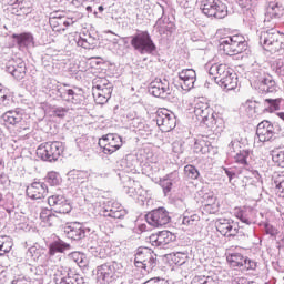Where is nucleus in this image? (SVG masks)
Masks as SVG:
<instances>
[{
    "mask_svg": "<svg viewBox=\"0 0 284 284\" xmlns=\"http://www.w3.org/2000/svg\"><path fill=\"white\" fill-rule=\"evenodd\" d=\"M12 239L8 236L0 237V256H3L12 250Z\"/></svg>",
    "mask_w": 284,
    "mask_h": 284,
    "instance_id": "a19ab883",
    "label": "nucleus"
},
{
    "mask_svg": "<svg viewBox=\"0 0 284 284\" xmlns=\"http://www.w3.org/2000/svg\"><path fill=\"white\" fill-rule=\"evenodd\" d=\"M180 85L185 92H190L196 83V71L194 69H184L179 72Z\"/></svg>",
    "mask_w": 284,
    "mask_h": 284,
    "instance_id": "b1692460",
    "label": "nucleus"
},
{
    "mask_svg": "<svg viewBox=\"0 0 284 284\" xmlns=\"http://www.w3.org/2000/svg\"><path fill=\"white\" fill-rule=\"evenodd\" d=\"M105 88H113L110 80L105 78H95L93 80V90H105Z\"/></svg>",
    "mask_w": 284,
    "mask_h": 284,
    "instance_id": "a18cd8bd",
    "label": "nucleus"
},
{
    "mask_svg": "<svg viewBox=\"0 0 284 284\" xmlns=\"http://www.w3.org/2000/svg\"><path fill=\"white\" fill-rule=\"evenodd\" d=\"M47 183H49V185H51L52 187L59 185V183H61V175H59V173L51 171L48 173L47 178H45Z\"/></svg>",
    "mask_w": 284,
    "mask_h": 284,
    "instance_id": "5fc2aeb1",
    "label": "nucleus"
},
{
    "mask_svg": "<svg viewBox=\"0 0 284 284\" xmlns=\"http://www.w3.org/2000/svg\"><path fill=\"white\" fill-rule=\"evenodd\" d=\"M70 247V244L63 242L61 239L53 241L49 244V258L53 260L57 254H63V252H68Z\"/></svg>",
    "mask_w": 284,
    "mask_h": 284,
    "instance_id": "c756f323",
    "label": "nucleus"
},
{
    "mask_svg": "<svg viewBox=\"0 0 284 284\" xmlns=\"http://www.w3.org/2000/svg\"><path fill=\"white\" fill-rule=\"evenodd\" d=\"M88 236L92 244L89 248L90 254L97 258H105V254H103V247L99 246V235L97 232L90 230Z\"/></svg>",
    "mask_w": 284,
    "mask_h": 284,
    "instance_id": "cd10ccee",
    "label": "nucleus"
},
{
    "mask_svg": "<svg viewBox=\"0 0 284 284\" xmlns=\"http://www.w3.org/2000/svg\"><path fill=\"white\" fill-rule=\"evenodd\" d=\"M256 136L260 143H267V141H274V139L276 138V126L272 122L264 120L257 125Z\"/></svg>",
    "mask_w": 284,
    "mask_h": 284,
    "instance_id": "dca6fc26",
    "label": "nucleus"
},
{
    "mask_svg": "<svg viewBox=\"0 0 284 284\" xmlns=\"http://www.w3.org/2000/svg\"><path fill=\"white\" fill-rule=\"evenodd\" d=\"M79 21V17H61V16H52L49 19V23L53 30V32H65L67 28L70 26H74Z\"/></svg>",
    "mask_w": 284,
    "mask_h": 284,
    "instance_id": "412c9836",
    "label": "nucleus"
},
{
    "mask_svg": "<svg viewBox=\"0 0 284 284\" xmlns=\"http://www.w3.org/2000/svg\"><path fill=\"white\" fill-rule=\"evenodd\" d=\"M149 241L154 247H164L165 245L173 243V241H176V235L170 231H161L159 233L152 234L149 237Z\"/></svg>",
    "mask_w": 284,
    "mask_h": 284,
    "instance_id": "4be33fe9",
    "label": "nucleus"
},
{
    "mask_svg": "<svg viewBox=\"0 0 284 284\" xmlns=\"http://www.w3.org/2000/svg\"><path fill=\"white\" fill-rule=\"evenodd\" d=\"M272 161L275 163V165H278V168H284V150H273Z\"/></svg>",
    "mask_w": 284,
    "mask_h": 284,
    "instance_id": "de8ad7c7",
    "label": "nucleus"
},
{
    "mask_svg": "<svg viewBox=\"0 0 284 284\" xmlns=\"http://www.w3.org/2000/svg\"><path fill=\"white\" fill-rule=\"evenodd\" d=\"M283 6L278 4L276 0H267L266 13L264 17V23L267 28H275L278 23V19L283 17Z\"/></svg>",
    "mask_w": 284,
    "mask_h": 284,
    "instance_id": "9d476101",
    "label": "nucleus"
},
{
    "mask_svg": "<svg viewBox=\"0 0 284 284\" xmlns=\"http://www.w3.org/2000/svg\"><path fill=\"white\" fill-rule=\"evenodd\" d=\"M71 261H74L80 267H85V255L80 252H73L70 254Z\"/></svg>",
    "mask_w": 284,
    "mask_h": 284,
    "instance_id": "4d7b16f0",
    "label": "nucleus"
},
{
    "mask_svg": "<svg viewBox=\"0 0 284 284\" xmlns=\"http://www.w3.org/2000/svg\"><path fill=\"white\" fill-rule=\"evenodd\" d=\"M55 212L58 214H70V212H72V206H70L67 200L60 207L55 209Z\"/></svg>",
    "mask_w": 284,
    "mask_h": 284,
    "instance_id": "e2e57ef3",
    "label": "nucleus"
},
{
    "mask_svg": "<svg viewBox=\"0 0 284 284\" xmlns=\"http://www.w3.org/2000/svg\"><path fill=\"white\" fill-rule=\"evenodd\" d=\"M220 50L229 57L241 54L247 50V41L242 34L229 36L220 40Z\"/></svg>",
    "mask_w": 284,
    "mask_h": 284,
    "instance_id": "20e7f679",
    "label": "nucleus"
},
{
    "mask_svg": "<svg viewBox=\"0 0 284 284\" xmlns=\"http://www.w3.org/2000/svg\"><path fill=\"white\" fill-rule=\"evenodd\" d=\"M184 173L189 179H193V180L199 179V175H200L196 166H194L192 164L184 166Z\"/></svg>",
    "mask_w": 284,
    "mask_h": 284,
    "instance_id": "13d9d810",
    "label": "nucleus"
},
{
    "mask_svg": "<svg viewBox=\"0 0 284 284\" xmlns=\"http://www.w3.org/2000/svg\"><path fill=\"white\" fill-rule=\"evenodd\" d=\"M97 276L100 283H114V281L123 276V265L118 262L104 263L97 267Z\"/></svg>",
    "mask_w": 284,
    "mask_h": 284,
    "instance_id": "7ed1b4c3",
    "label": "nucleus"
},
{
    "mask_svg": "<svg viewBox=\"0 0 284 284\" xmlns=\"http://www.w3.org/2000/svg\"><path fill=\"white\" fill-rule=\"evenodd\" d=\"M155 121L162 132H172L176 128V116L168 109H160L156 112Z\"/></svg>",
    "mask_w": 284,
    "mask_h": 284,
    "instance_id": "f8f14e48",
    "label": "nucleus"
},
{
    "mask_svg": "<svg viewBox=\"0 0 284 284\" xmlns=\"http://www.w3.org/2000/svg\"><path fill=\"white\" fill-rule=\"evenodd\" d=\"M63 232L67 239H71V241H82L90 234V229L79 222H72L64 225Z\"/></svg>",
    "mask_w": 284,
    "mask_h": 284,
    "instance_id": "4468645a",
    "label": "nucleus"
},
{
    "mask_svg": "<svg viewBox=\"0 0 284 284\" xmlns=\"http://www.w3.org/2000/svg\"><path fill=\"white\" fill-rule=\"evenodd\" d=\"M100 214L101 216H109L110 219H125V216H128V211L116 202H108Z\"/></svg>",
    "mask_w": 284,
    "mask_h": 284,
    "instance_id": "5701e85b",
    "label": "nucleus"
},
{
    "mask_svg": "<svg viewBox=\"0 0 284 284\" xmlns=\"http://www.w3.org/2000/svg\"><path fill=\"white\" fill-rule=\"evenodd\" d=\"M112 88L93 90V99L99 105H104L112 98Z\"/></svg>",
    "mask_w": 284,
    "mask_h": 284,
    "instance_id": "473e14b6",
    "label": "nucleus"
},
{
    "mask_svg": "<svg viewBox=\"0 0 284 284\" xmlns=\"http://www.w3.org/2000/svg\"><path fill=\"white\" fill-rule=\"evenodd\" d=\"M256 262L255 261H252L247 257H245V264L244 266L242 267V271H246V272H250V270H256Z\"/></svg>",
    "mask_w": 284,
    "mask_h": 284,
    "instance_id": "69168bd1",
    "label": "nucleus"
},
{
    "mask_svg": "<svg viewBox=\"0 0 284 284\" xmlns=\"http://www.w3.org/2000/svg\"><path fill=\"white\" fill-rule=\"evenodd\" d=\"M256 87L265 94H274V92H278V85H276V81H274L272 75L264 77Z\"/></svg>",
    "mask_w": 284,
    "mask_h": 284,
    "instance_id": "c85d7f7f",
    "label": "nucleus"
},
{
    "mask_svg": "<svg viewBox=\"0 0 284 284\" xmlns=\"http://www.w3.org/2000/svg\"><path fill=\"white\" fill-rule=\"evenodd\" d=\"M274 185L278 192L284 193V174H277L274 176Z\"/></svg>",
    "mask_w": 284,
    "mask_h": 284,
    "instance_id": "052dcab7",
    "label": "nucleus"
},
{
    "mask_svg": "<svg viewBox=\"0 0 284 284\" xmlns=\"http://www.w3.org/2000/svg\"><path fill=\"white\" fill-rule=\"evenodd\" d=\"M245 256H243L241 253H232L227 255L226 261L230 263L231 267H239L240 270H243V266L245 264Z\"/></svg>",
    "mask_w": 284,
    "mask_h": 284,
    "instance_id": "f704fd0d",
    "label": "nucleus"
},
{
    "mask_svg": "<svg viewBox=\"0 0 284 284\" xmlns=\"http://www.w3.org/2000/svg\"><path fill=\"white\" fill-rule=\"evenodd\" d=\"M272 70L276 73L277 77H281L284 81V60H277L273 62Z\"/></svg>",
    "mask_w": 284,
    "mask_h": 284,
    "instance_id": "6e6d98bb",
    "label": "nucleus"
},
{
    "mask_svg": "<svg viewBox=\"0 0 284 284\" xmlns=\"http://www.w3.org/2000/svg\"><path fill=\"white\" fill-rule=\"evenodd\" d=\"M27 196L33 201L45 199V196H48V185L43 182H33L27 187Z\"/></svg>",
    "mask_w": 284,
    "mask_h": 284,
    "instance_id": "393cba45",
    "label": "nucleus"
},
{
    "mask_svg": "<svg viewBox=\"0 0 284 284\" xmlns=\"http://www.w3.org/2000/svg\"><path fill=\"white\" fill-rule=\"evenodd\" d=\"M203 203L206 210H210V207H216V196H214V193L204 194Z\"/></svg>",
    "mask_w": 284,
    "mask_h": 284,
    "instance_id": "864d4df0",
    "label": "nucleus"
},
{
    "mask_svg": "<svg viewBox=\"0 0 284 284\" xmlns=\"http://www.w3.org/2000/svg\"><path fill=\"white\" fill-rule=\"evenodd\" d=\"M69 179L73 181V183L85 185V182L90 179V173H88V171L73 170L69 172Z\"/></svg>",
    "mask_w": 284,
    "mask_h": 284,
    "instance_id": "72a5a7b5",
    "label": "nucleus"
},
{
    "mask_svg": "<svg viewBox=\"0 0 284 284\" xmlns=\"http://www.w3.org/2000/svg\"><path fill=\"white\" fill-rule=\"evenodd\" d=\"M57 94L67 103H73V105H81L83 103V93L81 90L68 89V84L58 87Z\"/></svg>",
    "mask_w": 284,
    "mask_h": 284,
    "instance_id": "2eb2a0df",
    "label": "nucleus"
},
{
    "mask_svg": "<svg viewBox=\"0 0 284 284\" xmlns=\"http://www.w3.org/2000/svg\"><path fill=\"white\" fill-rule=\"evenodd\" d=\"M2 121L7 125H23V111L19 109L7 111L2 114Z\"/></svg>",
    "mask_w": 284,
    "mask_h": 284,
    "instance_id": "bb28decb",
    "label": "nucleus"
},
{
    "mask_svg": "<svg viewBox=\"0 0 284 284\" xmlns=\"http://www.w3.org/2000/svg\"><path fill=\"white\" fill-rule=\"evenodd\" d=\"M194 116L203 125H207L211 130L216 125V115L214 110L205 101L196 100L194 105Z\"/></svg>",
    "mask_w": 284,
    "mask_h": 284,
    "instance_id": "0eeeda50",
    "label": "nucleus"
},
{
    "mask_svg": "<svg viewBox=\"0 0 284 284\" xmlns=\"http://www.w3.org/2000/svg\"><path fill=\"white\" fill-rule=\"evenodd\" d=\"M200 10L205 17L214 19H225L227 17V4L221 0H204L200 6Z\"/></svg>",
    "mask_w": 284,
    "mask_h": 284,
    "instance_id": "1a4fd4ad",
    "label": "nucleus"
},
{
    "mask_svg": "<svg viewBox=\"0 0 284 284\" xmlns=\"http://www.w3.org/2000/svg\"><path fill=\"white\" fill-rule=\"evenodd\" d=\"M236 148H239V142L236 141H231V143L229 144V151L227 154L233 156L234 153L236 152Z\"/></svg>",
    "mask_w": 284,
    "mask_h": 284,
    "instance_id": "338daca9",
    "label": "nucleus"
},
{
    "mask_svg": "<svg viewBox=\"0 0 284 284\" xmlns=\"http://www.w3.org/2000/svg\"><path fill=\"white\" fill-rule=\"evenodd\" d=\"M64 150L65 145H63V142H47L38 146L37 156L42 161H48L49 163H52V161H59V158L61 156V154H63Z\"/></svg>",
    "mask_w": 284,
    "mask_h": 284,
    "instance_id": "39448f33",
    "label": "nucleus"
},
{
    "mask_svg": "<svg viewBox=\"0 0 284 284\" xmlns=\"http://www.w3.org/2000/svg\"><path fill=\"white\" fill-rule=\"evenodd\" d=\"M194 150L197 154H207V152H210V142H205V140L199 139L194 143Z\"/></svg>",
    "mask_w": 284,
    "mask_h": 284,
    "instance_id": "37998d69",
    "label": "nucleus"
},
{
    "mask_svg": "<svg viewBox=\"0 0 284 284\" xmlns=\"http://www.w3.org/2000/svg\"><path fill=\"white\" fill-rule=\"evenodd\" d=\"M191 284H219V277L216 275H196Z\"/></svg>",
    "mask_w": 284,
    "mask_h": 284,
    "instance_id": "e433bc0d",
    "label": "nucleus"
},
{
    "mask_svg": "<svg viewBox=\"0 0 284 284\" xmlns=\"http://www.w3.org/2000/svg\"><path fill=\"white\" fill-rule=\"evenodd\" d=\"M233 159H235V163H239V165H247V161L250 159V151L248 150H242L239 151L236 154L233 155Z\"/></svg>",
    "mask_w": 284,
    "mask_h": 284,
    "instance_id": "79ce46f5",
    "label": "nucleus"
},
{
    "mask_svg": "<svg viewBox=\"0 0 284 284\" xmlns=\"http://www.w3.org/2000/svg\"><path fill=\"white\" fill-rule=\"evenodd\" d=\"M65 196L63 195H51L48 197V203L50 205V207H60L61 205H63L65 203Z\"/></svg>",
    "mask_w": 284,
    "mask_h": 284,
    "instance_id": "8fccbe9b",
    "label": "nucleus"
},
{
    "mask_svg": "<svg viewBox=\"0 0 284 284\" xmlns=\"http://www.w3.org/2000/svg\"><path fill=\"white\" fill-rule=\"evenodd\" d=\"M251 83H255L257 85L261 80L265 77V71L263 69L255 67L248 74Z\"/></svg>",
    "mask_w": 284,
    "mask_h": 284,
    "instance_id": "ea45409f",
    "label": "nucleus"
},
{
    "mask_svg": "<svg viewBox=\"0 0 284 284\" xmlns=\"http://www.w3.org/2000/svg\"><path fill=\"white\" fill-rule=\"evenodd\" d=\"M105 88H113L110 80L105 78H95L93 80V90H105Z\"/></svg>",
    "mask_w": 284,
    "mask_h": 284,
    "instance_id": "c03bdc74",
    "label": "nucleus"
},
{
    "mask_svg": "<svg viewBox=\"0 0 284 284\" xmlns=\"http://www.w3.org/2000/svg\"><path fill=\"white\" fill-rule=\"evenodd\" d=\"M99 145L102 149L103 154H114V152L121 150L123 140L119 134L109 133L99 140Z\"/></svg>",
    "mask_w": 284,
    "mask_h": 284,
    "instance_id": "9b49d317",
    "label": "nucleus"
},
{
    "mask_svg": "<svg viewBox=\"0 0 284 284\" xmlns=\"http://www.w3.org/2000/svg\"><path fill=\"white\" fill-rule=\"evenodd\" d=\"M8 89L0 84V103L2 105H8Z\"/></svg>",
    "mask_w": 284,
    "mask_h": 284,
    "instance_id": "680f3d73",
    "label": "nucleus"
},
{
    "mask_svg": "<svg viewBox=\"0 0 284 284\" xmlns=\"http://www.w3.org/2000/svg\"><path fill=\"white\" fill-rule=\"evenodd\" d=\"M201 221V216L199 214H192V215H184L182 220V224L186 227H194L196 223Z\"/></svg>",
    "mask_w": 284,
    "mask_h": 284,
    "instance_id": "3c124183",
    "label": "nucleus"
},
{
    "mask_svg": "<svg viewBox=\"0 0 284 284\" xmlns=\"http://www.w3.org/2000/svg\"><path fill=\"white\" fill-rule=\"evenodd\" d=\"M134 265L150 274L156 267V254L149 247H139L135 253Z\"/></svg>",
    "mask_w": 284,
    "mask_h": 284,
    "instance_id": "6e6552de",
    "label": "nucleus"
},
{
    "mask_svg": "<svg viewBox=\"0 0 284 284\" xmlns=\"http://www.w3.org/2000/svg\"><path fill=\"white\" fill-rule=\"evenodd\" d=\"M264 103L268 106V110L271 112H274L276 110H281V103H283V98L266 99L264 100Z\"/></svg>",
    "mask_w": 284,
    "mask_h": 284,
    "instance_id": "603ef678",
    "label": "nucleus"
},
{
    "mask_svg": "<svg viewBox=\"0 0 284 284\" xmlns=\"http://www.w3.org/2000/svg\"><path fill=\"white\" fill-rule=\"evenodd\" d=\"M53 281L55 284H83V277L80 274L65 270H58Z\"/></svg>",
    "mask_w": 284,
    "mask_h": 284,
    "instance_id": "6ab92c4d",
    "label": "nucleus"
},
{
    "mask_svg": "<svg viewBox=\"0 0 284 284\" xmlns=\"http://www.w3.org/2000/svg\"><path fill=\"white\" fill-rule=\"evenodd\" d=\"M105 88H113L110 80L105 78H95L93 80V90H105Z\"/></svg>",
    "mask_w": 284,
    "mask_h": 284,
    "instance_id": "49530a36",
    "label": "nucleus"
},
{
    "mask_svg": "<svg viewBox=\"0 0 284 284\" xmlns=\"http://www.w3.org/2000/svg\"><path fill=\"white\" fill-rule=\"evenodd\" d=\"M149 92L158 99H165V97L172 92V89H170V81H168V79H158L151 82Z\"/></svg>",
    "mask_w": 284,
    "mask_h": 284,
    "instance_id": "aec40b11",
    "label": "nucleus"
},
{
    "mask_svg": "<svg viewBox=\"0 0 284 284\" xmlns=\"http://www.w3.org/2000/svg\"><path fill=\"white\" fill-rule=\"evenodd\" d=\"M179 181V171L171 172L165 178L160 180V185L165 196L172 192V185Z\"/></svg>",
    "mask_w": 284,
    "mask_h": 284,
    "instance_id": "7c9ffc66",
    "label": "nucleus"
},
{
    "mask_svg": "<svg viewBox=\"0 0 284 284\" xmlns=\"http://www.w3.org/2000/svg\"><path fill=\"white\" fill-rule=\"evenodd\" d=\"M131 45L140 54H153L156 51V44L148 31H140L132 36Z\"/></svg>",
    "mask_w": 284,
    "mask_h": 284,
    "instance_id": "423d86ee",
    "label": "nucleus"
},
{
    "mask_svg": "<svg viewBox=\"0 0 284 284\" xmlns=\"http://www.w3.org/2000/svg\"><path fill=\"white\" fill-rule=\"evenodd\" d=\"M77 44L80 48H84V50H92V48H94V38L90 34L79 36Z\"/></svg>",
    "mask_w": 284,
    "mask_h": 284,
    "instance_id": "4c0bfd02",
    "label": "nucleus"
},
{
    "mask_svg": "<svg viewBox=\"0 0 284 284\" xmlns=\"http://www.w3.org/2000/svg\"><path fill=\"white\" fill-rule=\"evenodd\" d=\"M129 183H133L134 186H129L126 194H129V196H141V194H143V189L141 187V184H139V182H134L132 180H129Z\"/></svg>",
    "mask_w": 284,
    "mask_h": 284,
    "instance_id": "09e8293b",
    "label": "nucleus"
},
{
    "mask_svg": "<svg viewBox=\"0 0 284 284\" xmlns=\"http://www.w3.org/2000/svg\"><path fill=\"white\" fill-rule=\"evenodd\" d=\"M284 34L278 32L274 27L268 31L261 32L260 43L263 45L264 50L271 52L272 54L281 52L284 50Z\"/></svg>",
    "mask_w": 284,
    "mask_h": 284,
    "instance_id": "f03ea898",
    "label": "nucleus"
},
{
    "mask_svg": "<svg viewBox=\"0 0 284 284\" xmlns=\"http://www.w3.org/2000/svg\"><path fill=\"white\" fill-rule=\"evenodd\" d=\"M144 284H168L165 280H161L159 277H153L151 280H148Z\"/></svg>",
    "mask_w": 284,
    "mask_h": 284,
    "instance_id": "774afa93",
    "label": "nucleus"
},
{
    "mask_svg": "<svg viewBox=\"0 0 284 284\" xmlns=\"http://www.w3.org/2000/svg\"><path fill=\"white\" fill-rule=\"evenodd\" d=\"M209 74L214 79L215 83L222 88V90H236L239 85V79L236 78V73L234 69L230 68L227 64H212L209 68Z\"/></svg>",
    "mask_w": 284,
    "mask_h": 284,
    "instance_id": "f257e3e1",
    "label": "nucleus"
},
{
    "mask_svg": "<svg viewBox=\"0 0 284 284\" xmlns=\"http://www.w3.org/2000/svg\"><path fill=\"white\" fill-rule=\"evenodd\" d=\"M187 253L185 252H178L174 254L173 261L175 265H185L187 263Z\"/></svg>",
    "mask_w": 284,
    "mask_h": 284,
    "instance_id": "bf43d9fd",
    "label": "nucleus"
},
{
    "mask_svg": "<svg viewBox=\"0 0 284 284\" xmlns=\"http://www.w3.org/2000/svg\"><path fill=\"white\" fill-rule=\"evenodd\" d=\"M10 6V12L16 17H28L32 12L31 0H7Z\"/></svg>",
    "mask_w": 284,
    "mask_h": 284,
    "instance_id": "a211bd4d",
    "label": "nucleus"
},
{
    "mask_svg": "<svg viewBox=\"0 0 284 284\" xmlns=\"http://www.w3.org/2000/svg\"><path fill=\"white\" fill-rule=\"evenodd\" d=\"M6 71L13 75L18 81H21V79L26 77V62H19L17 65H14L12 62H9L7 64Z\"/></svg>",
    "mask_w": 284,
    "mask_h": 284,
    "instance_id": "2f4dec72",
    "label": "nucleus"
},
{
    "mask_svg": "<svg viewBox=\"0 0 284 284\" xmlns=\"http://www.w3.org/2000/svg\"><path fill=\"white\" fill-rule=\"evenodd\" d=\"M40 219L43 223H47V225L52 226L57 221H59V217L54 213H52L48 209H42L40 213Z\"/></svg>",
    "mask_w": 284,
    "mask_h": 284,
    "instance_id": "58836bf2",
    "label": "nucleus"
},
{
    "mask_svg": "<svg viewBox=\"0 0 284 284\" xmlns=\"http://www.w3.org/2000/svg\"><path fill=\"white\" fill-rule=\"evenodd\" d=\"M16 41L20 48H32V45H34V37H32V33H21L16 37Z\"/></svg>",
    "mask_w": 284,
    "mask_h": 284,
    "instance_id": "c9c22d12",
    "label": "nucleus"
},
{
    "mask_svg": "<svg viewBox=\"0 0 284 284\" xmlns=\"http://www.w3.org/2000/svg\"><path fill=\"white\" fill-rule=\"evenodd\" d=\"M172 151L175 154H183V141L176 140L172 143Z\"/></svg>",
    "mask_w": 284,
    "mask_h": 284,
    "instance_id": "0e129e2a",
    "label": "nucleus"
},
{
    "mask_svg": "<svg viewBox=\"0 0 284 284\" xmlns=\"http://www.w3.org/2000/svg\"><path fill=\"white\" fill-rule=\"evenodd\" d=\"M215 227L222 236H236L239 234V223L232 219H217L215 221Z\"/></svg>",
    "mask_w": 284,
    "mask_h": 284,
    "instance_id": "f3484780",
    "label": "nucleus"
},
{
    "mask_svg": "<svg viewBox=\"0 0 284 284\" xmlns=\"http://www.w3.org/2000/svg\"><path fill=\"white\" fill-rule=\"evenodd\" d=\"M145 219L146 223L152 227H163V225H168L171 221L170 213L165 207H159L149 212Z\"/></svg>",
    "mask_w": 284,
    "mask_h": 284,
    "instance_id": "ddd939ff",
    "label": "nucleus"
},
{
    "mask_svg": "<svg viewBox=\"0 0 284 284\" xmlns=\"http://www.w3.org/2000/svg\"><path fill=\"white\" fill-rule=\"evenodd\" d=\"M256 210L251 206H244L235 213V216L241 223H245V225H254L256 224Z\"/></svg>",
    "mask_w": 284,
    "mask_h": 284,
    "instance_id": "a878e982",
    "label": "nucleus"
}]
</instances>
